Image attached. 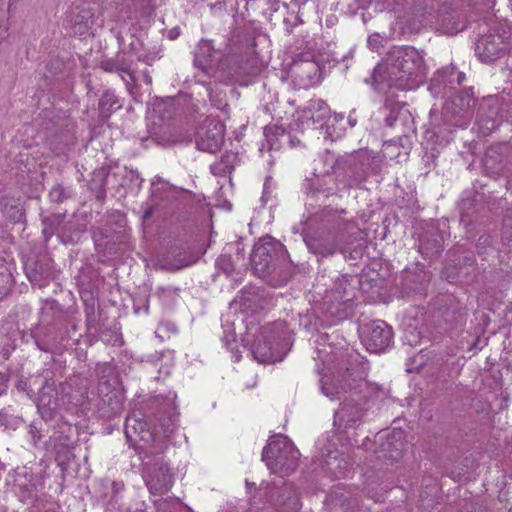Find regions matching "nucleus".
Masks as SVG:
<instances>
[{
	"label": "nucleus",
	"mask_w": 512,
	"mask_h": 512,
	"mask_svg": "<svg viewBox=\"0 0 512 512\" xmlns=\"http://www.w3.org/2000/svg\"><path fill=\"white\" fill-rule=\"evenodd\" d=\"M46 512H54V511H46Z\"/></svg>",
	"instance_id": "57"
},
{
	"label": "nucleus",
	"mask_w": 512,
	"mask_h": 512,
	"mask_svg": "<svg viewBox=\"0 0 512 512\" xmlns=\"http://www.w3.org/2000/svg\"><path fill=\"white\" fill-rule=\"evenodd\" d=\"M15 283L14 276L9 264L0 263V296H5L10 293Z\"/></svg>",
	"instance_id": "32"
},
{
	"label": "nucleus",
	"mask_w": 512,
	"mask_h": 512,
	"mask_svg": "<svg viewBox=\"0 0 512 512\" xmlns=\"http://www.w3.org/2000/svg\"><path fill=\"white\" fill-rule=\"evenodd\" d=\"M444 235L434 223L427 224L419 236L418 249L428 259L436 258L444 249Z\"/></svg>",
	"instance_id": "19"
},
{
	"label": "nucleus",
	"mask_w": 512,
	"mask_h": 512,
	"mask_svg": "<svg viewBox=\"0 0 512 512\" xmlns=\"http://www.w3.org/2000/svg\"><path fill=\"white\" fill-rule=\"evenodd\" d=\"M45 389H50L49 386H43L42 389H41V395L39 397V402L42 403L43 405H50V400L46 401V396H45Z\"/></svg>",
	"instance_id": "44"
},
{
	"label": "nucleus",
	"mask_w": 512,
	"mask_h": 512,
	"mask_svg": "<svg viewBox=\"0 0 512 512\" xmlns=\"http://www.w3.org/2000/svg\"><path fill=\"white\" fill-rule=\"evenodd\" d=\"M463 79V73L456 72L453 67H447L445 69L439 70L432 79V81L437 85H446V82L453 84L455 81L457 82V84H461Z\"/></svg>",
	"instance_id": "30"
},
{
	"label": "nucleus",
	"mask_w": 512,
	"mask_h": 512,
	"mask_svg": "<svg viewBox=\"0 0 512 512\" xmlns=\"http://www.w3.org/2000/svg\"><path fill=\"white\" fill-rule=\"evenodd\" d=\"M151 214H152V211H151V210H147V211L145 212V214H144L143 218L146 220V219H148V218L151 216Z\"/></svg>",
	"instance_id": "53"
},
{
	"label": "nucleus",
	"mask_w": 512,
	"mask_h": 512,
	"mask_svg": "<svg viewBox=\"0 0 512 512\" xmlns=\"http://www.w3.org/2000/svg\"><path fill=\"white\" fill-rule=\"evenodd\" d=\"M507 32L488 33L483 35L476 42L475 51L483 62H493L505 54L510 45L511 34Z\"/></svg>",
	"instance_id": "15"
},
{
	"label": "nucleus",
	"mask_w": 512,
	"mask_h": 512,
	"mask_svg": "<svg viewBox=\"0 0 512 512\" xmlns=\"http://www.w3.org/2000/svg\"><path fill=\"white\" fill-rule=\"evenodd\" d=\"M224 124L211 117L205 118L195 133V142L199 150L215 153L224 143Z\"/></svg>",
	"instance_id": "11"
},
{
	"label": "nucleus",
	"mask_w": 512,
	"mask_h": 512,
	"mask_svg": "<svg viewBox=\"0 0 512 512\" xmlns=\"http://www.w3.org/2000/svg\"><path fill=\"white\" fill-rule=\"evenodd\" d=\"M142 76H143V80L144 82L147 84V85H151L152 84V77L149 75V72L148 71H144L142 73Z\"/></svg>",
	"instance_id": "47"
},
{
	"label": "nucleus",
	"mask_w": 512,
	"mask_h": 512,
	"mask_svg": "<svg viewBox=\"0 0 512 512\" xmlns=\"http://www.w3.org/2000/svg\"><path fill=\"white\" fill-rule=\"evenodd\" d=\"M224 340H225L226 346L230 347V344H231L230 340L227 337H225Z\"/></svg>",
	"instance_id": "54"
},
{
	"label": "nucleus",
	"mask_w": 512,
	"mask_h": 512,
	"mask_svg": "<svg viewBox=\"0 0 512 512\" xmlns=\"http://www.w3.org/2000/svg\"><path fill=\"white\" fill-rule=\"evenodd\" d=\"M315 191H316V192H319V193L321 192V193H323L325 196H329V195L334 194V190H333V188L321 189L320 187H317V188L315 189Z\"/></svg>",
	"instance_id": "46"
},
{
	"label": "nucleus",
	"mask_w": 512,
	"mask_h": 512,
	"mask_svg": "<svg viewBox=\"0 0 512 512\" xmlns=\"http://www.w3.org/2000/svg\"><path fill=\"white\" fill-rule=\"evenodd\" d=\"M143 477L149 491L155 495L168 492L174 481L170 468L159 459L144 463Z\"/></svg>",
	"instance_id": "13"
},
{
	"label": "nucleus",
	"mask_w": 512,
	"mask_h": 512,
	"mask_svg": "<svg viewBox=\"0 0 512 512\" xmlns=\"http://www.w3.org/2000/svg\"><path fill=\"white\" fill-rule=\"evenodd\" d=\"M130 64L125 60L124 56L117 55L115 58H109L101 61L100 68L105 72L117 73L120 76L129 72Z\"/></svg>",
	"instance_id": "29"
},
{
	"label": "nucleus",
	"mask_w": 512,
	"mask_h": 512,
	"mask_svg": "<svg viewBox=\"0 0 512 512\" xmlns=\"http://www.w3.org/2000/svg\"><path fill=\"white\" fill-rule=\"evenodd\" d=\"M308 110L311 112V118L313 121H320L328 116V107L323 100L310 101Z\"/></svg>",
	"instance_id": "34"
},
{
	"label": "nucleus",
	"mask_w": 512,
	"mask_h": 512,
	"mask_svg": "<svg viewBox=\"0 0 512 512\" xmlns=\"http://www.w3.org/2000/svg\"><path fill=\"white\" fill-rule=\"evenodd\" d=\"M202 60L206 62L208 65H214L213 60H209L207 57H202Z\"/></svg>",
	"instance_id": "52"
},
{
	"label": "nucleus",
	"mask_w": 512,
	"mask_h": 512,
	"mask_svg": "<svg viewBox=\"0 0 512 512\" xmlns=\"http://www.w3.org/2000/svg\"><path fill=\"white\" fill-rule=\"evenodd\" d=\"M197 260L198 256L189 246H175L161 260V266L166 270H180L194 264Z\"/></svg>",
	"instance_id": "21"
},
{
	"label": "nucleus",
	"mask_w": 512,
	"mask_h": 512,
	"mask_svg": "<svg viewBox=\"0 0 512 512\" xmlns=\"http://www.w3.org/2000/svg\"><path fill=\"white\" fill-rule=\"evenodd\" d=\"M240 245L241 243L240 242H236L235 243V246H236V251H237V256L239 257L240 256V252H241V248H240Z\"/></svg>",
	"instance_id": "51"
},
{
	"label": "nucleus",
	"mask_w": 512,
	"mask_h": 512,
	"mask_svg": "<svg viewBox=\"0 0 512 512\" xmlns=\"http://www.w3.org/2000/svg\"><path fill=\"white\" fill-rule=\"evenodd\" d=\"M360 335L366 349L372 353L385 351L393 338L392 328L382 320H374L361 327Z\"/></svg>",
	"instance_id": "12"
},
{
	"label": "nucleus",
	"mask_w": 512,
	"mask_h": 512,
	"mask_svg": "<svg viewBox=\"0 0 512 512\" xmlns=\"http://www.w3.org/2000/svg\"><path fill=\"white\" fill-rule=\"evenodd\" d=\"M177 413L175 411L169 412L167 417L159 419V428L164 437H169L176 428Z\"/></svg>",
	"instance_id": "35"
},
{
	"label": "nucleus",
	"mask_w": 512,
	"mask_h": 512,
	"mask_svg": "<svg viewBox=\"0 0 512 512\" xmlns=\"http://www.w3.org/2000/svg\"><path fill=\"white\" fill-rule=\"evenodd\" d=\"M403 449L402 433L394 432L380 444V449L376 451L377 458L384 461H396L402 457Z\"/></svg>",
	"instance_id": "23"
},
{
	"label": "nucleus",
	"mask_w": 512,
	"mask_h": 512,
	"mask_svg": "<svg viewBox=\"0 0 512 512\" xmlns=\"http://www.w3.org/2000/svg\"><path fill=\"white\" fill-rule=\"evenodd\" d=\"M289 73L300 89H307L317 84L321 78L320 66L311 52L297 55L290 66Z\"/></svg>",
	"instance_id": "10"
},
{
	"label": "nucleus",
	"mask_w": 512,
	"mask_h": 512,
	"mask_svg": "<svg viewBox=\"0 0 512 512\" xmlns=\"http://www.w3.org/2000/svg\"><path fill=\"white\" fill-rule=\"evenodd\" d=\"M251 353L260 363L275 362L277 356L274 353L271 342L264 333H261L251 346Z\"/></svg>",
	"instance_id": "26"
},
{
	"label": "nucleus",
	"mask_w": 512,
	"mask_h": 512,
	"mask_svg": "<svg viewBox=\"0 0 512 512\" xmlns=\"http://www.w3.org/2000/svg\"><path fill=\"white\" fill-rule=\"evenodd\" d=\"M238 155L232 151H226L220 158L219 161L213 163L210 166V171L215 176H224L234 168Z\"/></svg>",
	"instance_id": "28"
},
{
	"label": "nucleus",
	"mask_w": 512,
	"mask_h": 512,
	"mask_svg": "<svg viewBox=\"0 0 512 512\" xmlns=\"http://www.w3.org/2000/svg\"><path fill=\"white\" fill-rule=\"evenodd\" d=\"M325 468L335 477L339 478L345 474L347 462L344 459H339L337 455H328L325 460Z\"/></svg>",
	"instance_id": "33"
},
{
	"label": "nucleus",
	"mask_w": 512,
	"mask_h": 512,
	"mask_svg": "<svg viewBox=\"0 0 512 512\" xmlns=\"http://www.w3.org/2000/svg\"><path fill=\"white\" fill-rule=\"evenodd\" d=\"M60 221L58 218L51 219V218H45L43 220V235L45 237V240L47 241L49 238L53 236V234L58 230V225Z\"/></svg>",
	"instance_id": "38"
},
{
	"label": "nucleus",
	"mask_w": 512,
	"mask_h": 512,
	"mask_svg": "<svg viewBox=\"0 0 512 512\" xmlns=\"http://www.w3.org/2000/svg\"><path fill=\"white\" fill-rule=\"evenodd\" d=\"M98 393L100 397L99 409L104 416L110 418L122 411L124 394L119 388L111 387L107 380L100 381Z\"/></svg>",
	"instance_id": "18"
},
{
	"label": "nucleus",
	"mask_w": 512,
	"mask_h": 512,
	"mask_svg": "<svg viewBox=\"0 0 512 512\" xmlns=\"http://www.w3.org/2000/svg\"><path fill=\"white\" fill-rule=\"evenodd\" d=\"M214 49L212 43L207 40H202L198 49L195 52L194 65L199 68L204 74L211 76L212 71L216 65H208L202 60V57H207L209 60H213Z\"/></svg>",
	"instance_id": "27"
},
{
	"label": "nucleus",
	"mask_w": 512,
	"mask_h": 512,
	"mask_svg": "<svg viewBox=\"0 0 512 512\" xmlns=\"http://www.w3.org/2000/svg\"><path fill=\"white\" fill-rule=\"evenodd\" d=\"M279 130H280L282 133L284 132V130H283V129H281V128H279V127H276V126H271V127H269V126H268V127H266V128L264 129V135L269 139L270 134H272V135H276V134H278V131H279Z\"/></svg>",
	"instance_id": "43"
},
{
	"label": "nucleus",
	"mask_w": 512,
	"mask_h": 512,
	"mask_svg": "<svg viewBox=\"0 0 512 512\" xmlns=\"http://www.w3.org/2000/svg\"><path fill=\"white\" fill-rule=\"evenodd\" d=\"M482 239H484V243H486V242L488 241V237H485V238H484V237H481V238L479 239V241H481Z\"/></svg>",
	"instance_id": "55"
},
{
	"label": "nucleus",
	"mask_w": 512,
	"mask_h": 512,
	"mask_svg": "<svg viewBox=\"0 0 512 512\" xmlns=\"http://www.w3.org/2000/svg\"><path fill=\"white\" fill-rule=\"evenodd\" d=\"M125 436L129 442H137V438L145 443L152 440L153 435L150 432L147 423L133 414L126 418Z\"/></svg>",
	"instance_id": "24"
},
{
	"label": "nucleus",
	"mask_w": 512,
	"mask_h": 512,
	"mask_svg": "<svg viewBox=\"0 0 512 512\" xmlns=\"http://www.w3.org/2000/svg\"><path fill=\"white\" fill-rule=\"evenodd\" d=\"M345 210L325 208L321 211L320 219L329 224V229H321L313 232H303V240L308 250L318 258L333 256L340 252L346 257L348 247L343 243L344 229H349L354 222L345 220Z\"/></svg>",
	"instance_id": "3"
},
{
	"label": "nucleus",
	"mask_w": 512,
	"mask_h": 512,
	"mask_svg": "<svg viewBox=\"0 0 512 512\" xmlns=\"http://www.w3.org/2000/svg\"><path fill=\"white\" fill-rule=\"evenodd\" d=\"M179 34H180V29L173 28L168 32V37H169V39L174 40L179 36Z\"/></svg>",
	"instance_id": "45"
},
{
	"label": "nucleus",
	"mask_w": 512,
	"mask_h": 512,
	"mask_svg": "<svg viewBox=\"0 0 512 512\" xmlns=\"http://www.w3.org/2000/svg\"><path fill=\"white\" fill-rule=\"evenodd\" d=\"M68 21L73 34L85 35L94 24V12L91 8H77L76 12H71Z\"/></svg>",
	"instance_id": "25"
},
{
	"label": "nucleus",
	"mask_w": 512,
	"mask_h": 512,
	"mask_svg": "<svg viewBox=\"0 0 512 512\" xmlns=\"http://www.w3.org/2000/svg\"><path fill=\"white\" fill-rule=\"evenodd\" d=\"M384 38L379 34H372L368 38V45L372 50H378L383 46Z\"/></svg>",
	"instance_id": "41"
},
{
	"label": "nucleus",
	"mask_w": 512,
	"mask_h": 512,
	"mask_svg": "<svg viewBox=\"0 0 512 512\" xmlns=\"http://www.w3.org/2000/svg\"><path fill=\"white\" fill-rule=\"evenodd\" d=\"M29 512H34V511L30 510Z\"/></svg>",
	"instance_id": "58"
},
{
	"label": "nucleus",
	"mask_w": 512,
	"mask_h": 512,
	"mask_svg": "<svg viewBox=\"0 0 512 512\" xmlns=\"http://www.w3.org/2000/svg\"><path fill=\"white\" fill-rule=\"evenodd\" d=\"M69 197H71L70 190L59 184L53 186L49 192V198L54 203H61Z\"/></svg>",
	"instance_id": "37"
},
{
	"label": "nucleus",
	"mask_w": 512,
	"mask_h": 512,
	"mask_svg": "<svg viewBox=\"0 0 512 512\" xmlns=\"http://www.w3.org/2000/svg\"><path fill=\"white\" fill-rule=\"evenodd\" d=\"M250 260L254 273L274 286L285 285L292 277V262L285 246L270 236L254 245Z\"/></svg>",
	"instance_id": "2"
},
{
	"label": "nucleus",
	"mask_w": 512,
	"mask_h": 512,
	"mask_svg": "<svg viewBox=\"0 0 512 512\" xmlns=\"http://www.w3.org/2000/svg\"><path fill=\"white\" fill-rule=\"evenodd\" d=\"M25 273L29 281L39 288L45 287L56 278L53 261L46 256L28 260L25 263Z\"/></svg>",
	"instance_id": "17"
},
{
	"label": "nucleus",
	"mask_w": 512,
	"mask_h": 512,
	"mask_svg": "<svg viewBox=\"0 0 512 512\" xmlns=\"http://www.w3.org/2000/svg\"><path fill=\"white\" fill-rule=\"evenodd\" d=\"M434 2L437 8L430 22L436 32L453 36L466 28V19L455 0H434Z\"/></svg>",
	"instance_id": "8"
},
{
	"label": "nucleus",
	"mask_w": 512,
	"mask_h": 512,
	"mask_svg": "<svg viewBox=\"0 0 512 512\" xmlns=\"http://www.w3.org/2000/svg\"><path fill=\"white\" fill-rule=\"evenodd\" d=\"M37 345L38 347L40 348V350H45L43 347H40L39 343L37 342Z\"/></svg>",
	"instance_id": "56"
},
{
	"label": "nucleus",
	"mask_w": 512,
	"mask_h": 512,
	"mask_svg": "<svg viewBox=\"0 0 512 512\" xmlns=\"http://www.w3.org/2000/svg\"><path fill=\"white\" fill-rule=\"evenodd\" d=\"M348 171L350 176L347 180L349 187H359L370 173L377 174L381 169V160L372 151L361 149L348 156Z\"/></svg>",
	"instance_id": "9"
},
{
	"label": "nucleus",
	"mask_w": 512,
	"mask_h": 512,
	"mask_svg": "<svg viewBox=\"0 0 512 512\" xmlns=\"http://www.w3.org/2000/svg\"><path fill=\"white\" fill-rule=\"evenodd\" d=\"M241 302L243 311L251 310L252 313H255L258 311V309L264 308L263 305L261 304L263 300L257 294L244 295L241 297Z\"/></svg>",
	"instance_id": "36"
},
{
	"label": "nucleus",
	"mask_w": 512,
	"mask_h": 512,
	"mask_svg": "<svg viewBox=\"0 0 512 512\" xmlns=\"http://www.w3.org/2000/svg\"><path fill=\"white\" fill-rule=\"evenodd\" d=\"M475 100L469 91H462L451 97L443 107V131L453 128H467L473 117Z\"/></svg>",
	"instance_id": "7"
},
{
	"label": "nucleus",
	"mask_w": 512,
	"mask_h": 512,
	"mask_svg": "<svg viewBox=\"0 0 512 512\" xmlns=\"http://www.w3.org/2000/svg\"><path fill=\"white\" fill-rule=\"evenodd\" d=\"M267 500L281 512H296L301 507L299 496L291 483L269 486Z\"/></svg>",
	"instance_id": "16"
},
{
	"label": "nucleus",
	"mask_w": 512,
	"mask_h": 512,
	"mask_svg": "<svg viewBox=\"0 0 512 512\" xmlns=\"http://www.w3.org/2000/svg\"><path fill=\"white\" fill-rule=\"evenodd\" d=\"M360 7L364 8L365 6H369L372 3V0H357Z\"/></svg>",
	"instance_id": "50"
},
{
	"label": "nucleus",
	"mask_w": 512,
	"mask_h": 512,
	"mask_svg": "<svg viewBox=\"0 0 512 512\" xmlns=\"http://www.w3.org/2000/svg\"><path fill=\"white\" fill-rule=\"evenodd\" d=\"M349 283L346 277L336 280L333 288L327 290L323 297V306L332 317L341 318L345 310L352 305V297L348 291Z\"/></svg>",
	"instance_id": "14"
},
{
	"label": "nucleus",
	"mask_w": 512,
	"mask_h": 512,
	"mask_svg": "<svg viewBox=\"0 0 512 512\" xmlns=\"http://www.w3.org/2000/svg\"><path fill=\"white\" fill-rule=\"evenodd\" d=\"M331 356H329L328 354L323 358V363L326 364V365H332L334 364V362L336 360L339 359V357H343V352L339 351L337 353H334L333 351H331Z\"/></svg>",
	"instance_id": "42"
},
{
	"label": "nucleus",
	"mask_w": 512,
	"mask_h": 512,
	"mask_svg": "<svg viewBox=\"0 0 512 512\" xmlns=\"http://www.w3.org/2000/svg\"><path fill=\"white\" fill-rule=\"evenodd\" d=\"M217 264L226 274L232 273V271L235 269L234 263L231 261L230 256H221L218 259Z\"/></svg>",
	"instance_id": "40"
},
{
	"label": "nucleus",
	"mask_w": 512,
	"mask_h": 512,
	"mask_svg": "<svg viewBox=\"0 0 512 512\" xmlns=\"http://www.w3.org/2000/svg\"><path fill=\"white\" fill-rule=\"evenodd\" d=\"M120 107L121 104L118 103L117 97L110 91L104 92L99 100V111L103 118H108L112 111L117 110Z\"/></svg>",
	"instance_id": "31"
},
{
	"label": "nucleus",
	"mask_w": 512,
	"mask_h": 512,
	"mask_svg": "<svg viewBox=\"0 0 512 512\" xmlns=\"http://www.w3.org/2000/svg\"><path fill=\"white\" fill-rule=\"evenodd\" d=\"M300 453L288 437L279 435L264 448L262 459L273 473L287 475L296 470Z\"/></svg>",
	"instance_id": "6"
},
{
	"label": "nucleus",
	"mask_w": 512,
	"mask_h": 512,
	"mask_svg": "<svg viewBox=\"0 0 512 512\" xmlns=\"http://www.w3.org/2000/svg\"><path fill=\"white\" fill-rule=\"evenodd\" d=\"M14 209L16 210L15 213L17 214V216H14V220L20 221L23 216V213H22L21 209L18 207H14Z\"/></svg>",
	"instance_id": "49"
},
{
	"label": "nucleus",
	"mask_w": 512,
	"mask_h": 512,
	"mask_svg": "<svg viewBox=\"0 0 512 512\" xmlns=\"http://www.w3.org/2000/svg\"><path fill=\"white\" fill-rule=\"evenodd\" d=\"M95 320L94 318V309L91 308L89 312H87V322L90 324Z\"/></svg>",
	"instance_id": "48"
},
{
	"label": "nucleus",
	"mask_w": 512,
	"mask_h": 512,
	"mask_svg": "<svg viewBox=\"0 0 512 512\" xmlns=\"http://www.w3.org/2000/svg\"><path fill=\"white\" fill-rule=\"evenodd\" d=\"M380 113L387 127H396L398 123L405 124L411 119L410 112L405 109V104L392 97L386 98Z\"/></svg>",
	"instance_id": "22"
},
{
	"label": "nucleus",
	"mask_w": 512,
	"mask_h": 512,
	"mask_svg": "<svg viewBox=\"0 0 512 512\" xmlns=\"http://www.w3.org/2000/svg\"><path fill=\"white\" fill-rule=\"evenodd\" d=\"M333 368V381L322 382L321 390L331 400L343 398L335 412L334 424L338 427L357 428L365 421L374 405L378 388L365 380L358 364H350L345 369L335 364Z\"/></svg>",
	"instance_id": "1"
},
{
	"label": "nucleus",
	"mask_w": 512,
	"mask_h": 512,
	"mask_svg": "<svg viewBox=\"0 0 512 512\" xmlns=\"http://www.w3.org/2000/svg\"><path fill=\"white\" fill-rule=\"evenodd\" d=\"M121 79L125 82L126 88L130 94H134V89L137 87L136 78L131 71V67H129V72L124 73L121 76Z\"/></svg>",
	"instance_id": "39"
},
{
	"label": "nucleus",
	"mask_w": 512,
	"mask_h": 512,
	"mask_svg": "<svg viewBox=\"0 0 512 512\" xmlns=\"http://www.w3.org/2000/svg\"><path fill=\"white\" fill-rule=\"evenodd\" d=\"M388 81L400 90H413L423 83L425 64L423 55L411 46H394L386 57Z\"/></svg>",
	"instance_id": "4"
},
{
	"label": "nucleus",
	"mask_w": 512,
	"mask_h": 512,
	"mask_svg": "<svg viewBox=\"0 0 512 512\" xmlns=\"http://www.w3.org/2000/svg\"><path fill=\"white\" fill-rule=\"evenodd\" d=\"M499 123L498 100L494 97L483 99L476 115V124L479 131L483 135H488L498 127Z\"/></svg>",
	"instance_id": "20"
},
{
	"label": "nucleus",
	"mask_w": 512,
	"mask_h": 512,
	"mask_svg": "<svg viewBox=\"0 0 512 512\" xmlns=\"http://www.w3.org/2000/svg\"><path fill=\"white\" fill-rule=\"evenodd\" d=\"M261 69L262 64L254 52L228 53L218 61L210 77L223 82L239 81L241 77L257 75Z\"/></svg>",
	"instance_id": "5"
}]
</instances>
